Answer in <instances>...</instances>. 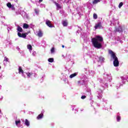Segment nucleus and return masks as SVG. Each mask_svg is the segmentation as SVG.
Listing matches in <instances>:
<instances>
[{
  "label": "nucleus",
  "mask_w": 128,
  "mask_h": 128,
  "mask_svg": "<svg viewBox=\"0 0 128 128\" xmlns=\"http://www.w3.org/2000/svg\"><path fill=\"white\" fill-rule=\"evenodd\" d=\"M102 42H104V38L100 36H96L92 39V42L96 48H102Z\"/></svg>",
  "instance_id": "f257e3e1"
},
{
  "label": "nucleus",
  "mask_w": 128,
  "mask_h": 128,
  "mask_svg": "<svg viewBox=\"0 0 128 128\" xmlns=\"http://www.w3.org/2000/svg\"><path fill=\"white\" fill-rule=\"evenodd\" d=\"M108 52L110 54L111 58H112V60H114L113 64L114 66L116 68L118 66H120V62H118V59L116 55V53L113 52V51L112 50H109Z\"/></svg>",
  "instance_id": "f03ea898"
},
{
  "label": "nucleus",
  "mask_w": 128,
  "mask_h": 128,
  "mask_svg": "<svg viewBox=\"0 0 128 128\" xmlns=\"http://www.w3.org/2000/svg\"><path fill=\"white\" fill-rule=\"evenodd\" d=\"M26 34H28L26 33H23L22 34L20 32L18 33V36H19V38H26Z\"/></svg>",
  "instance_id": "7ed1b4c3"
},
{
  "label": "nucleus",
  "mask_w": 128,
  "mask_h": 128,
  "mask_svg": "<svg viewBox=\"0 0 128 128\" xmlns=\"http://www.w3.org/2000/svg\"><path fill=\"white\" fill-rule=\"evenodd\" d=\"M46 24L48 26L49 28H54V26L52 24V22H50V20H46Z\"/></svg>",
  "instance_id": "20e7f679"
},
{
  "label": "nucleus",
  "mask_w": 128,
  "mask_h": 128,
  "mask_svg": "<svg viewBox=\"0 0 128 128\" xmlns=\"http://www.w3.org/2000/svg\"><path fill=\"white\" fill-rule=\"evenodd\" d=\"M94 28L95 30H98V28H102V22H100L97 24H96Z\"/></svg>",
  "instance_id": "39448f33"
},
{
  "label": "nucleus",
  "mask_w": 128,
  "mask_h": 128,
  "mask_svg": "<svg viewBox=\"0 0 128 128\" xmlns=\"http://www.w3.org/2000/svg\"><path fill=\"white\" fill-rule=\"evenodd\" d=\"M115 32H122V28L121 26H118L117 28H116L114 30Z\"/></svg>",
  "instance_id": "423d86ee"
},
{
  "label": "nucleus",
  "mask_w": 128,
  "mask_h": 128,
  "mask_svg": "<svg viewBox=\"0 0 128 128\" xmlns=\"http://www.w3.org/2000/svg\"><path fill=\"white\" fill-rule=\"evenodd\" d=\"M54 4L57 8V10H60V8H62V6L58 3L56 2H54Z\"/></svg>",
  "instance_id": "0eeeda50"
},
{
  "label": "nucleus",
  "mask_w": 128,
  "mask_h": 128,
  "mask_svg": "<svg viewBox=\"0 0 128 128\" xmlns=\"http://www.w3.org/2000/svg\"><path fill=\"white\" fill-rule=\"evenodd\" d=\"M37 36H38V38H42L43 36L42 31V30H39L37 34Z\"/></svg>",
  "instance_id": "6e6552de"
},
{
  "label": "nucleus",
  "mask_w": 128,
  "mask_h": 128,
  "mask_svg": "<svg viewBox=\"0 0 128 128\" xmlns=\"http://www.w3.org/2000/svg\"><path fill=\"white\" fill-rule=\"evenodd\" d=\"M68 20H64L62 22V24L64 26H68Z\"/></svg>",
  "instance_id": "1a4fd4ad"
},
{
  "label": "nucleus",
  "mask_w": 128,
  "mask_h": 128,
  "mask_svg": "<svg viewBox=\"0 0 128 128\" xmlns=\"http://www.w3.org/2000/svg\"><path fill=\"white\" fill-rule=\"evenodd\" d=\"M17 30L20 32H23L22 28V27L20 26H18Z\"/></svg>",
  "instance_id": "9d476101"
},
{
  "label": "nucleus",
  "mask_w": 128,
  "mask_h": 128,
  "mask_svg": "<svg viewBox=\"0 0 128 128\" xmlns=\"http://www.w3.org/2000/svg\"><path fill=\"white\" fill-rule=\"evenodd\" d=\"M24 124L27 126H30V121H28V119H26Z\"/></svg>",
  "instance_id": "9b49d317"
},
{
  "label": "nucleus",
  "mask_w": 128,
  "mask_h": 128,
  "mask_svg": "<svg viewBox=\"0 0 128 128\" xmlns=\"http://www.w3.org/2000/svg\"><path fill=\"white\" fill-rule=\"evenodd\" d=\"M44 116V114H40L37 116V120H40V118H42Z\"/></svg>",
  "instance_id": "f8f14e48"
},
{
  "label": "nucleus",
  "mask_w": 128,
  "mask_h": 128,
  "mask_svg": "<svg viewBox=\"0 0 128 128\" xmlns=\"http://www.w3.org/2000/svg\"><path fill=\"white\" fill-rule=\"evenodd\" d=\"M18 74H24V70H22L21 66H19Z\"/></svg>",
  "instance_id": "ddd939ff"
},
{
  "label": "nucleus",
  "mask_w": 128,
  "mask_h": 128,
  "mask_svg": "<svg viewBox=\"0 0 128 128\" xmlns=\"http://www.w3.org/2000/svg\"><path fill=\"white\" fill-rule=\"evenodd\" d=\"M98 2H100V0H94L92 2L93 4H96Z\"/></svg>",
  "instance_id": "4468645a"
},
{
  "label": "nucleus",
  "mask_w": 128,
  "mask_h": 128,
  "mask_svg": "<svg viewBox=\"0 0 128 128\" xmlns=\"http://www.w3.org/2000/svg\"><path fill=\"white\" fill-rule=\"evenodd\" d=\"M77 74H76V73L72 74L70 76V78H74V76H77Z\"/></svg>",
  "instance_id": "2eb2a0df"
},
{
  "label": "nucleus",
  "mask_w": 128,
  "mask_h": 128,
  "mask_svg": "<svg viewBox=\"0 0 128 128\" xmlns=\"http://www.w3.org/2000/svg\"><path fill=\"white\" fill-rule=\"evenodd\" d=\"M29 26L28 24H24V25H23V28H29Z\"/></svg>",
  "instance_id": "dca6fc26"
},
{
  "label": "nucleus",
  "mask_w": 128,
  "mask_h": 128,
  "mask_svg": "<svg viewBox=\"0 0 128 128\" xmlns=\"http://www.w3.org/2000/svg\"><path fill=\"white\" fill-rule=\"evenodd\" d=\"M27 48L29 50H32V46L30 44H28L27 46Z\"/></svg>",
  "instance_id": "f3484780"
},
{
  "label": "nucleus",
  "mask_w": 128,
  "mask_h": 128,
  "mask_svg": "<svg viewBox=\"0 0 128 128\" xmlns=\"http://www.w3.org/2000/svg\"><path fill=\"white\" fill-rule=\"evenodd\" d=\"M93 18H94V20H96V18H98V14H96L94 13L93 14Z\"/></svg>",
  "instance_id": "a211bd4d"
},
{
  "label": "nucleus",
  "mask_w": 128,
  "mask_h": 128,
  "mask_svg": "<svg viewBox=\"0 0 128 128\" xmlns=\"http://www.w3.org/2000/svg\"><path fill=\"white\" fill-rule=\"evenodd\" d=\"M54 58H49L48 59V62H54Z\"/></svg>",
  "instance_id": "6ab92c4d"
},
{
  "label": "nucleus",
  "mask_w": 128,
  "mask_h": 128,
  "mask_svg": "<svg viewBox=\"0 0 128 128\" xmlns=\"http://www.w3.org/2000/svg\"><path fill=\"white\" fill-rule=\"evenodd\" d=\"M6 6H8V8H12V4H10V2H8L6 4Z\"/></svg>",
  "instance_id": "aec40b11"
},
{
  "label": "nucleus",
  "mask_w": 128,
  "mask_h": 128,
  "mask_svg": "<svg viewBox=\"0 0 128 128\" xmlns=\"http://www.w3.org/2000/svg\"><path fill=\"white\" fill-rule=\"evenodd\" d=\"M26 74H27V76H28V78H30L31 76H32V73H26Z\"/></svg>",
  "instance_id": "412c9836"
},
{
  "label": "nucleus",
  "mask_w": 128,
  "mask_h": 128,
  "mask_svg": "<svg viewBox=\"0 0 128 128\" xmlns=\"http://www.w3.org/2000/svg\"><path fill=\"white\" fill-rule=\"evenodd\" d=\"M124 5V3L122 2H120L118 5V8H120L122 6Z\"/></svg>",
  "instance_id": "4be33fe9"
},
{
  "label": "nucleus",
  "mask_w": 128,
  "mask_h": 128,
  "mask_svg": "<svg viewBox=\"0 0 128 128\" xmlns=\"http://www.w3.org/2000/svg\"><path fill=\"white\" fill-rule=\"evenodd\" d=\"M116 120H117V122H120V116H117Z\"/></svg>",
  "instance_id": "5701e85b"
},
{
  "label": "nucleus",
  "mask_w": 128,
  "mask_h": 128,
  "mask_svg": "<svg viewBox=\"0 0 128 128\" xmlns=\"http://www.w3.org/2000/svg\"><path fill=\"white\" fill-rule=\"evenodd\" d=\"M18 124H20V120L16 121V126H18Z\"/></svg>",
  "instance_id": "b1692460"
},
{
  "label": "nucleus",
  "mask_w": 128,
  "mask_h": 128,
  "mask_svg": "<svg viewBox=\"0 0 128 128\" xmlns=\"http://www.w3.org/2000/svg\"><path fill=\"white\" fill-rule=\"evenodd\" d=\"M54 48H52L51 49V54H54Z\"/></svg>",
  "instance_id": "393cba45"
},
{
  "label": "nucleus",
  "mask_w": 128,
  "mask_h": 128,
  "mask_svg": "<svg viewBox=\"0 0 128 128\" xmlns=\"http://www.w3.org/2000/svg\"><path fill=\"white\" fill-rule=\"evenodd\" d=\"M4 62H8V58L5 57L4 59Z\"/></svg>",
  "instance_id": "a878e982"
},
{
  "label": "nucleus",
  "mask_w": 128,
  "mask_h": 128,
  "mask_svg": "<svg viewBox=\"0 0 128 128\" xmlns=\"http://www.w3.org/2000/svg\"><path fill=\"white\" fill-rule=\"evenodd\" d=\"M86 98V96H81L82 100H84V98Z\"/></svg>",
  "instance_id": "bb28decb"
},
{
  "label": "nucleus",
  "mask_w": 128,
  "mask_h": 128,
  "mask_svg": "<svg viewBox=\"0 0 128 128\" xmlns=\"http://www.w3.org/2000/svg\"><path fill=\"white\" fill-rule=\"evenodd\" d=\"M34 12L36 14H38V10L36 9H34Z\"/></svg>",
  "instance_id": "cd10ccee"
},
{
  "label": "nucleus",
  "mask_w": 128,
  "mask_h": 128,
  "mask_svg": "<svg viewBox=\"0 0 128 128\" xmlns=\"http://www.w3.org/2000/svg\"><path fill=\"white\" fill-rule=\"evenodd\" d=\"M10 8H12V10H15L14 6L12 5Z\"/></svg>",
  "instance_id": "c85d7f7f"
},
{
  "label": "nucleus",
  "mask_w": 128,
  "mask_h": 128,
  "mask_svg": "<svg viewBox=\"0 0 128 128\" xmlns=\"http://www.w3.org/2000/svg\"><path fill=\"white\" fill-rule=\"evenodd\" d=\"M42 2V0H39V2Z\"/></svg>",
  "instance_id": "c756f323"
},
{
  "label": "nucleus",
  "mask_w": 128,
  "mask_h": 128,
  "mask_svg": "<svg viewBox=\"0 0 128 128\" xmlns=\"http://www.w3.org/2000/svg\"><path fill=\"white\" fill-rule=\"evenodd\" d=\"M62 48H64V46L62 45Z\"/></svg>",
  "instance_id": "7c9ffc66"
}]
</instances>
